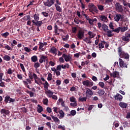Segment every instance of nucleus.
I'll return each instance as SVG.
<instances>
[{"instance_id": "nucleus-7", "label": "nucleus", "mask_w": 130, "mask_h": 130, "mask_svg": "<svg viewBox=\"0 0 130 130\" xmlns=\"http://www.w3.org/2000/svg\"><path fill=\"white\" fill-rule=\"evenodd\" d=\"M34 79L35 80V83L36 84H37L38 85H40V84H43L42 81H41V79L39 78L38 76H37V74H34Z\"/></svg>"}, {"instance_id": "nucleus-42", "label": "nucleus", "mask_w": 130, "mask_h": 130, "mask_svg": "<svg viewBox=\"0 0 130 130\" xmlns=\"http://www.w3.org/2000/svg\"><path fill=\"white\" fill-rule=\"evenodd\" d=\"M4 48H5L7 50H13V49L9 46V45H5V46L4 47Z\"/></svg>"}, {"instance_id": "nucleus-2", "label": "nucleus", "mask_w": 130, "mask_h": 130, "mask_svg": "<svg viewBox=\"0 0 130 130\" xmlns=\"http://www.w3.org/2000/svg\"><path fill=\"white\" fill-rule=\"evenodd\" d=\"M118 52L119 54V56L121 58H125L126 59L129 58L128 54L122 51V48H121V47H119L118 48Z\"/></svg>"}, {"instance_id": "nucleus-34", "label": "nucleus", "mask_w": 130, "mask_h": 130, "mask_svg": "<svg viewBox=\"0 0 130 130\" xmlns=\"http://www.w3.org/2000/svg\"><path fill=\"white\" fill-rule=\"evenodd\" d=\"M43 46H44V44H43V43L40 42L39 44V49L40 50H42V51H44V49L43 48Z\"/></svg>"}, {"instance_id": "nucleus-47", "label": "nucleus", "mask_w": 130, "mask_h": 130, "mask_svg": "<svg viewBox=\"0 0 130 130\" xmlns=\"http://www.w3.org/2000/svg\"><path fill=\"white\" fill-rule=\"evenodd\" d=\"M102 42H103L104 44L105 45V48H108V47H109V44H108V43L104 41H102Z\"/></svg>"}, {"instance_id": "nucleus-27", "label": "nucleus", "mask_w": 130, "mask_h": 130, "mask_svg": "<svg viewBox=\"0 0 130 130\" xmlns=\"http://www.w3.org/2000/svg\"><path fill=\"white\" fill-rule=\"evenodd\" d=\"M83 41L84 42H86V43H88L89 44H91L92 43V41H91V39L90 38L86 37L83 39Z\"/></svg>"}, {"instance_id": "nucleus-9", "label": "nucleus", "mask_w": 130, "mask_h": 130, "mask_svg": "<svg viewBox=\"0 0 130 130\" xmlns=\"http://www.w3.org/2000/svg\"><path fill=\"white\" fill-rule=\"evenodd\" d=\"M82 84L84 86H86V87H92L94 83L92 81L85 80L82 82Z\"/></svg>"}, {"instance_id": "nucleus-56", "label": "nucleus", "mask_w": 130, "mask_h": 130, "mask_svg": "<svg viewBox=\"0 0 130 130\" xmlns=\"http://www.w3.org/2000/svg\"><path fill=\"white\" fill-rule=\"evenodd\" d=\"M98 9L100 11H103L104 10V7L102 5H98Z\"/></svg>"}, {"instance_id": "nucleus-19", "label": "nucleus", "mask_w": 130, "mask_h": 130, "mask_svg": "<svg viewBox=\"0 0 130 130\" xmlns=\"http://www.w3.org/2000/svg\"><path fill=\"white\" fill-rule=\"evenodd\" d=\"M50 52H51V53H53V54H55V55H56L57 54V50L55 47H52L50 50Z\"/></svg>"}, {"instance_id": "nucleus-31", "label": "nucleus", "mask_w": 130, "mask_h": 130, "mask_svg": "<svg viewBox=\"0 0 130 130\" xmlns=\"http://www.w3.org/2000/svg\"><path fill=\"white\" fill-rule=\"evenodd\" d=\"M38 107L39 108H38V109H37L38 112H39V113H41V112L43 111V108L40 105H38Z\"/></svg>"}, {"instance_id": "nucleus-21", "label": "nucleus", "mask_w": 130, "mask_h": 130, "mask_svg": "<svg viewBox=\"0 0 130 130\" xmlns=\"http://www.w3.org/2000/svg\"><path fill=\"white\" fill-rule=\"evenodd\" d=\"M100 19L101 21H103V22H107L108 21V19H107V17L105 16V15H102L100 17Z\"/></svg>"}, {"instance_id": "nucleus-60", "label": "nucleus", "mask_w": 130, "mask_h": 130, "mask_svg": "<svg viewBox=\"0 0 130 130\" xmlns=\"http://www.w3.org/2000/svg\"><path fill=\"white\" fill-rule=\"evenodd\" d=\"M72 33L76 34L77 33V27H74L72 28Z\"/></svg>"}, {"instance_id": "nucleus-40", "label": "nucleus", "mask_w": 130, "mask_h": 130, "mask_svg": "<svg viewBox=\"0 0 130 130\" xmlns=\"http://www.w3.org/2000/svg\"><path fill=\"white\" fill-rule=\"evenodd\" d=\"M95 7V5H94V4H89L88 5V8H89V12H92V9Z\"/></svg>"}, {"instance_id": "nucleus-8", "label": "nucleus", "mask_w": 130, "mask_h": 130, "mask_svg": "<svg viewBox=\"0 0 130 130\" xmlns=\"http://www.w3.org/2000/svg\"><path fill=\"white\" fill-rule=\"evenodd\" d=\"M86 92L85 95L88 98L89 97H91V96H93L94 95V92H93L92 90L89 89L88 88H86Z\"/></svg>"}, {"instance_id": "nucleus-64", "label": "nucleus", "mask_w": 130, "mask_h": 130, "mask_svg": "<svg viewBox=\"0 0 130 130\" xmlns=\"http://www.w3.org/2000/svg\"><path fill=\"white\" fill-rule=\"evenodd\" d=\"M58 128H60L62 130H66V128H64V126H62L61 125H60L58 126Z\"/></svg>"}, {"instance_id": "nucleus-32", "label": "nucleus", "mask_w": 130, "mask_h": 130, "mask_svg": "<svg viewBox=\"0 0 130 130\" xmlns=\"http://www.w3.org/2000/svg\"><path fill=\"white\" fill-rule=\"evenodd\" d=\"M88 98L86 96L85 97H80L79 99V101H80V102H84V101L85 102H86V101H87V99Z\"/></svg>"}, {"instance_id": "nucleus-63", "label": "nucleus", "mask_w": 130, "mask_h": 130, "mask_svg": "<svg viewBox=\"0 0 130 130\" xmlns=\"http://www.w3.org/2000/svg\"><path fill=\"white\" fill-rule=\"evenodd\" d=\"M59 60L60 62H62V63L64 62V59H63V57H60L59 58Z\"/></svg>"}, {"instance_id": "nucleus-44", "label": "nucleus", "mask_w": 130, "mask_h": 130, "mask_svg": "<svg viewBox=\"0 0 130 130\" xmlns=\"http://www.w3.org/2000/svg\"><path fill=\"white\" fill-rule=\"evenodd\" d=\"M104 82H100L99 83V85L100 86V87H101V88H102L103 89H105V87H104Z\"/></svg>"}, {"instance_id": "nucleus-30", "label": "nucleus", "mask_w": 130, "mask_h": 130, "mask_svg": "<svg viewBox=\"0 0 130 130\" xmlns=\"http://www.w3.org/2000/svg\"><path fill=\"white\" fill-rule=\"evenodd\" d=\"M31 61H32V62H36V61L38 60V58L37 57V56H36V55L32 56L31 57Z\"/></svg>"}, {"instance_id": "nucleus-4", "label": "nucleus", "mask_w": 130, "mask_h": 130, "mask_svg": "<svg viewBox=\"0 0 130 130\" xmlns=\"http://www.w3.org/2000/svg\"><path fill=\"white\" fill-rule=\"evenodd\" d=\"M115 8L116 11H117V12H119V13H122L124 11L123 7L122 5H120V3H116L115 5Z\"/></svg>"}, {"instance_id": "nucleus-18", "label": "nucleus", "mask_w": 130, "mask_h": 130, "mask_svg": "<svg viewBox=\"0 0 130 130\" xmlns=\"http://www.w3.org/2000/svg\"><path fill=\"white\" fill-rule=\"evenodd\" d=\"M46 58H47V56L42 55L39 59V62L40 63H42L43 62H45L46 61Z\"/></svg>"}, {"instance_id": "nucleus-11", "label": "nucleus", "mask_w": 130, "mask_h": 130, "mask_svg": "<svg viewBox=\"0 0 130 130\" xmlns=\"http://www.w3.org/2000/svg\"><path fill=\"white\" fill-rule=\"evenodd\" d=\"M78 37L79 39H82L83 37H85V32L82 30H79L78 34Z\"/></svg>"}, {"instance_id": "nucleus-49", "label": "nucleus", "mask_w": 130, "mask_h": 130, "mask_svg": "<svg viewBox=\"0 0 130 130\" xmlns=\"http://www.w3.org/2000/svg\"><path fill=\"white\" fill-rule=\"evenodd\" d=\"M127 29H128L127 27H121L120 31L121 32H125V31H126Z\"/></svg>"}, {"instance_id": "nucleus-33", "label": "nucleus", "mask_w": 130, "mask_h": 130, "mask_svg": "<svg viewBox=\"0 0 130 130\" xmlns=\"http://www.w3.org/2000/svg\"><path fill=\"white\" fill-rule=\"evenodd\" d=\"M69 38H70V36H69V35H67L65 36H62V40H63V41H67V40H69Z\"/></svg>"}, {"instance_id": "nucleus-51", "label": "nucleus", "mask_w": 130, "mask_h": 130, "mask_svg": "<svg viewBox=\"0 0 130 130\" xmlns=\"http://www.w3.org/2000/svg\"><path fill=\"white\" fill-rule=\"evenodd\" d=\"M27 93L29 94L30 97H34V92H33L31 91H27Z\"/></svg>"}, {"instance_id": "nucleus-26", "label": "nucleus", "mask_w": 130, "mask_h": 130, "mask_svg": "<svg viewBox=\"0 0 130 130\" xmlns=\"http://www.w3.org/2000/svg\"><path fill=\"white\" fill-rule=\"evenodd\" d=\"M54 6L56 8V11L59 12V13H60L61 11H62V9H61V7L59 6V5H57V4H55Z\"/></svg>"}, {"instance_id": "nucleus-62", "label": "nucleus", "mask_w": 130, "mask_h": 130, "mask_svg": "<svg viewBox=\"0 0 130 130\" xmlns=\"http://www.w3.org/2000/svg\"><path fill=\"white\" fill-rule=\"evenodd\" d=\"M56 70L57 71H61V65L60 64H59L57 66V68H56Z\"/></svg>"}, {"instance_id": "nucleus-23", "label": "nucleus", "mask_w": 130, "mask_h": 130, "mask_svg": "<svg viewBox=\"0 0 130 130\" xmlns=\"http://www.w3.org/2000/svg\"><path fill=\"white\" fill-rule=\"evenodd\" d=\"M102 28L103 30V31H104V32H106L107 31H108L109 29H108V26H107V25H106V24L103 23L102 25Z\"/></svg>"}, {"instance_id": "nucleus-28", "label": "nucleus", "mask_w": 130, "mask_h": 130, "mask_svg": "<svg viewBox=\"0 0 130 130\" xmlns=\"http://www.w3.org/2000/svg\"><path fill=\"white\" fill-rule=\"evenodd\" d=\"M105 93V91L104 90L101 89L98 91V94H99V96H103Z\"/></svg>"}, {"instance_id": "nucleus-61", "label": "nucleus", "mask_w": 130, "mask_h": 130, "mask_svg": "<svg viewBox=\"0 0 130 130\" xmlns=\"http://www.w3.org/2000/svg\"><path fill=\"white\" fill-rule=\"evenodd\" d=\"M70 101L71 102H76V98L75 97L72 96L70 98Z\"/></svg>"}, {"instance_id": "nucleus-3", "label": "nucleus", "mask_w": 130, "mask_h": 130, "mask_svg": "<svg viewBox=\"0 0 130 130\" xmlns=\"http://www.w3.org/2000/svg\"><path fill=\"white\" fill-rule=\"evenodd\" d=\"M31 22L32 23V25H35L36 26H37V31H38V32H40L39 27H41V26H42V24H43V22H42V20L35 22V20H32Z\"/></svg>"}, {"instance_id": "nucleus-48", "label": "nucleus", "mask_w": 130, "mask_h": 130, "mask_svg": "<svg viewBox=\"0 0 130 130\" xmlns=\"http://www.w3.org/2000/svg\"><path fill=\"white\" fill-rule=\"evenodd\" d=\"M52 75L51 74V73H49V74L48 76L47 77V80L48 81H51V80H52Z\"/></svg>"}, {"instance_id": "nucleus-24", "label": "nucleus", "mask_w": 130, "mask_h": 130, "mask_svg": "<svg viewBox=\"0 0 130 130\" xmlns=\"http://www.w3.org/2000/svg\"><path fill=\"white\" fill-rule=\"evenodd\" d=\"M107 32L106 35L108 36V37H112L113 36V34H112V32L113 31L111 30H108L106 31Z\"/></svg>"}, {"instance_id": "nucleus-13", "label": "nucleus", "mask_w": 130, "mask_h": 130, "mask_svg": "<svg viewBox=\"0 0 130 130\" xmlns=\"http://www.w3.org/2000/svg\"><path fill=\"white\" fill-rule=\"evenodd\" d=\"M114 19L116 22H119V20L122 19V15L120 14H116V15L114 16Z\"/></svg>"}, {"instance_id": "nucleus-58", "label": "nucleus", "mask_w": 130, "mask_h": 130, "mask_svg": "<svg viewBox=\"0 0 130 130\" xmlns=\"http://www.w3.org/2000/svg\"><path fill=\"white\" fill-rule=\"evenodd\" d=\"M43 103L44 105H47V104H48V99H44L43 101Z\"/></svg>"}, {"instance_id": "nucleus-6", "label": "nucleus", "mask_w": 130, "mask_h": 130, "mask_svg": "<svg viewBox=\"0 0 130 130\" xmlns=\"http://www.w3.org/2000/svg\"><path fill=\"white\" fill-rule=\"evenodd\" d=\"M4 101L5 103H12L13 102H15L16 100H15V99H12L10 96L7 95L5 98Z\"/></svg>"}, {"instance_id": "nucleus-20", "label": "nucleus", "mask_w": 130, "mask_h": 130, "mask_svg": "<svg viewBox=\"0 0 130 130\" xmlns=\"http://www.w3.org/2000/svg\"><path fill=\"white\" fill-rule=\"evenodd\" d=\"M34 21L35 22H40V21H39V14L38 13H35L34 15Z\"/></svg>"}, {"instance_id": "nucleus-50", "label": "nucleus", "mask_w": 130, "mask_h": 130, "mask_svg": "<svg viewBox=\"0 0 130 130\" xmlns=\"http://www.w3.org/2000/svg\"><path fill=\"white\" fill-rule=\"evenodd\" d=\"M20 66L21 70H22V72H23V73H25V67H24V64H23L22 63H20Z\"/></svg>"}, {"instance_id": "nucleus-22", "label": "nucleus", "mask_w": 130, "mask_h": 130, "mask_svg": "<svg viewBox=\"0 0 130 130\" xmlns=\"http://www.w3.org/2000/svg\"><path fill=\"white\" fill-rule=\"evenodd\" d=\"M119 105L121 108H126L127 107V104L123 102H120Z\"/></svg>"}, {"instance_id": "nucleus-5", "label": "nucleus", "mask_w": 130, "mask_h": 130, "mask_svg": "<svg viewBox=\"0 0 130 130\" xmlns=\"http://www.w3.org/2000/svg\"><path fill=\"white\" fill-rule=\"evenodd\" d=\"M55 2V0H46V1H44L43 4L46 7H51Z\"/></svg>"}, {"instance_id": "nucleus-1", "label": "nucleus", "mask_w": 130, "mask_h": 130, "mask_svg": "<svg viewBox=\"0 0 130 130\" xmlns=\"http://www.w3.org/2000/svg\"><path fill=\"white\" fill-rule=\"evenodd\" d=\"M34 74L36 75V74L31 72L29 71L28 72V77L29 78L26 79V81L23 80L22 81V83L24 85L25 87L27 88V89H29V90H31V88H30V86L28 84H32V81H31V80H33V78H34Z\"/></svg>"}, {"instance_id": "nucleus-12", "label": "nucleus", "mask_w": 130, "mask_h": 130, "mask_svg": "<svg viewBox=\"0 0 130 130\" xmlns=\"http://www.w3.org/2000/svg\"><path fill=\"white\" fill-rule=\"evenodd\" d=\"M62 57L64 59L65 61L68 62V61H70L71 59H72V57L70 56V55H67L66 54H63L62 55Z\"/></svg>"}, {"instance_id": "nucleus-35", "label": "nucleus", "mask_w": 130, "mask_h": 130, "mask_svg": "<svg viewBox=\"0 0 130 130\" xmlns=\"http://www.w3.org/2000/svg\"><path fill=\"white\" fill-rule=\"evenodd\" d=\"M122 40L125 41V42H129V38H127L125 36L122 37Z\"/></svg>"}, {"instance_id": "nucleus-29", "label": "nucleus", "mask_w": 130, "mask_h": 130, "mask_svg": "<svg viewBox=\"0 0 130 130\" xmlns=\"http://www.w3.org/2000/svg\"><path fill=\"white\" fill-rule=\"evenodd\" d=\"M3 59L6 61H10L11 60V57L8 55H5L3 57Z\"/></svg>"}, {"instance_id": "nucleus-59", "label": "nucleus", "mask_w": 130, "mask_h": 130, "mask_svg": "<svg viewBox=\"0 0 130 130\" xmlns=\"http://www.w3.org/2000/svg\"><path fill=\"white\" fill-rule=\"evenodd\" d=\"M46 110L48 113H51V112H52V110H51V108L50 107H47Z\"/></svg>"}, {"instance_id": "nucleus-53", "label": "nucleus", "mask_w": 130, "mask_h": 130, "mask_svg": "<svg viewBox=\"0 0 130 130\" xmlns=\"http://www.w3.org/2000/svg\"><path fill=\"white\" fill-rule=\"evenodd\" d=\"M88 23L89 24H90V25H91V26H93L94 25V22L93 21V19H89L88 20Z\"/></svg>"}, {"instance_id": "nucleus-25", "label": "nucleus", "mask_w": 130, "mask_h": 130, "mask_svg": "<svg viewBox=\"0 0 130 130\" xmlns=\"http://www.w3.org/2000/svg\"><path fill=\"white\" fill-rule=\"evenodd\" d=\"M58 112H59V114H60V116L59 117V119H61V118H63V117H64V112H63V111H62V110H60Z\"/></svg>"}, {"instance_id": "nucleus-37", "label": "nucleus", "mask_w": 130, "mask_h": 130, "mask_svg": "<svg viewBox=\"0 0 130 130\" xmlns=\"http://www.w3.org/2000/svg\"><path fill=\"white\" fill-rule=\"evenodd\" d=\"M88 35H89L88 38H90V39H92V38H94V35L93 34V32L88 31Z\"/></svg>"}, {"instance_id": "nucleus-41", "label": "nucleus", "mask_w": 130, "mask_h": 130, "mask_svg": "<svg viewBox=\"0 0 130 130\" xmlns=\"http://www.w3.org/2000/svg\"><path fill=\"white\" fill-rule=\"evenodd\" d=\"M9 35H10V33H9L8 31L1 34V36L5 38H7Z\"/></svg>"}, {"instance_id": "nucleus-43", "label": "nucleus", "mask_w": 130, "mask_h": 130, "mask_svg": "<svg viewBox=\"0 0 130 130\" xmlns=\"http://www.w3.org/2000/svg\"><path fill=\"white\" fill-rule=\"evenodd\" d=\"M34 67L35 68V69H38V68H39L40 67V63H39V62H35Z\"/></svg>"}, {"instance_id": "nucleus-14", "label": "nucleus", "mask_w": 130, "mask_h": 130, "mask_svg": "<svg viewBox=\"0 0 130 130\" xmlns=\"http://www.w3.org/2000/svg\"><path fill=\"white\" fill-rule=\"evenodd\" d=\"M122 95L119 93H117L116 95L114 96V99L117 101H122Z\"/></svg>"}, {"instance_id": "nucleus-15", "label": "nucleus", "mask_w": 130, "mask_h": 130, "mask_svg": "<svg viewBox=\"0 0 130 130\" xmlns=\"http://www.w3.org/2000/svg\"><path fill=\"white\" fill-rule=\"evenodd\" d=\"M54 92L51 91L50 90H46L45 94H46L47 97L49 98H52V95H53Z\"/></svg>"}, {"instance_id": "nucleus-57", "label": "nucleus", "mask_w": 130, "mask_h": 130, "mask_svg": "<svg viewBox=\"0 0 130 130\" xmlns=\"http://www.w3.org/2000/svg\"><path fill=\"white\" fill-rule=\"evenodd\" d=\"M71 115H72V116H75L76 115V110H72L71 112Z\"/></svg>"}, {"instance_id": "nucleus-55", "label": "nucleus", "mask_w": 130, "mask_h": 130, "mask_svg": "<svg viewBox=\"0 0 130 130\" xmlns=\"http://www.w3.org/2000/svg\"><path fill=\"white\" fill-rule=\"evenodd\" d=\"M91 11H93V12H95V13H98L99 11H98V9H97V7L96 6H94L92 9H91Z\"/></svg>"}, {"instance_id": "nucleus-39", "label": "nucleus", "mask_w": 130, "mask_h": 130, "mask_svg": "<svg viewBox=\"0 0 130 130\" xmlns=\"http://www.w3.org/2000/svg\"><path fill=\"white\" fill-rule=\"evenodd\" d=\"M118 1L120 2V3H121L122 4H123V5L124 7H126V6H127V2H126V1L118 0Z\"/></svg>"}, {"instance_id": "nucleus-52", "label": "nucleus", "mask_w": 130, "mask_h": 130, "mask_svg": "<svg viewBox=\"0 0 130 130\" xmlns=\"http://www.w3.org/2000/svg\"><path fill=\"white\" fill-rule=\"evenodd\" d=\"M41 14L44 16V17H47L48 16H49V14H48L47 12H43L41 13Z\"/></svg>"}, {"instance_id": "nucleus-16", "label": "nucleus", "mask_w": 130, "mask_h": 130, "mask_svg": "<svg viewBox=\"0 0 130 130\" xmlns=\"http://www.w3.org/2000/svg\"><path fill=\"white\" fill-rule=\"evenodd\" d=\"M110 76L111 77H113L114 79H115V78L119 77V72L115 71L113 73H111Z\"/></svg>"}, {"instance_id": "nucleus-10", "label": "nucleus", "mask_w": 130, "mask_h": 130, "mask_svg": "<svg viewBox=\"0 0 130 130\" xmlns=\"http://www.w3.org/2000/svg\"><path fill=\"white\" fill-rule=\"evenodd\" d=\"M1 114H3V116H5V117H6V115H9L10 113H11V112L9 111V110H7L6 109H2L1 110Z\"/></svg>"}, {"instance_id": "nucleus-38", "label": "nucleus", "mask_w": 130, "mask_h": 130, "mask_svg": "<svg viewBox=\"0 0 130 130\" xmlns=\"http://www.w3.org/2000/svg\"><path fill=\"white\" fill-rule=\"evenodd\" d=\"M121 29V27H118L115 29H112L113 32H116V33H119L120 32V30Z\"/></svg>"}, {"instance_id": "nucleus-45", "label": "nucleus", "mask_w": 130, "mask_h": 130, "mask_svg": "<svg viewBox=\"0 0 130 130\" xmlns=\"http://www.w3.org/2000/svg\"><path fill=\"white\" fill-rule=\"evenodd\" d=\"M58 27L57 25H55L54 26V32L55 33V35H59V33H57V30H58Z\"/></svg>"}, {"instance_id": "nucleus-36", "label": "nucleus", "mask_w": 130, "mask_h": 130, "mask_svg": "<svg viewBox=\"0 0 130 130\" xmlns=\"http://www.w3.org/2000/svg\"><path fill=\"white\" fill-rule=\"evenodd\" d=\"M103 48H104V43L102 41L101 43H99V49L100 50Z\"/></svg>"}, {"instance_id": "nucleus-17", "label": "nucleus", "mask_w": 130, "mask_h": 130, "mask_svg": "<svg viewBox=\"0 0 130 130\" xmlns=\"http://www.w3.org/2000/svg\"><path fill=\"white\" fill-rule=\"evenodd\" d=\"M51 117L52 118L54 122H55V123H58V124L60 123V120H59V119H58V118H57V117H55L53 115H51Z\"/></svg>"}, {"instance_id": "nucleus-46", "label": "nucleus", "mask_w": 130, "mask_h": 130, "mask_svg": "<svg viewBox=\"0 0 130 130\" xmlns=\"http://www.w3.org/2000/svg\"><path fill=\"white\" fill-rule=\"evenodd\" d=\"M119 60L120 67V68H122V67H123V64H124V62H123V61H122V59H121V58H119Z\"/></svg>"}, {"instance_id": "nucleus-54", "label": "nucleus", "mask_w": 130, "mask_h": 130, "mask_svg": "<svg viewBox=\"0 0 130 130\" xmlns=\"http://www.w3.org/2000/svg\"><path fill=\"white\" fill-rule=\"evenodd\" d=\"M109 27L112 29V30H113L114 29V26H113V23L112 22H110L109 25Z\"/></svg>"}]
</instances>
